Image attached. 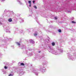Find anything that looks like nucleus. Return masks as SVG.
Wrapping results in <instances>:
<instances>
[{
  "label": "nucleus",
  "instance_id": "1",
  "mask_svg": "<svg viewBox=\"0 0 76 76\" xmlns=\"http://www.w3.org/2000/svg\"><path fill=\"white\" fill-rule=\"evenodd\" d=\"M39 70L42 71V73H44L45 72V68L42 66H40L39 68Z\"/></svg>",
  "mask_w": 76,
  "mask_h": 76
},
{
  "label": "nucleus",
  "instance_id": "9",
  "mask_svg": "<svg viewBox=\"0 0 76 76\" xmlns=\"http://www.w3.org/2000/svg\"><path fill=\"white\" fill-rule=\"evenodd\" d=\"M28 3L29 4V6L30 7H31V1H28Z\"/></svg>",
  "mask_w": 76,
  "mask_h": 76
},
{
  "label": "nucleus",
  "instance_id": "11",
  "mask_svg": "<svg viewBox=\"0 0 76 76\" xmlns=\"http://www.w3.org/2000/svg\"><path fill=\"white\" fill-rule=\"evenodd\" d=\"M2 19H0V25H2Z\"/></svg>",
  "mask_w": 76,
  "mask_h": 76
},
{
  "label": "nucleus",
  "instance_id": "2",
  "mask_svg": "<svg viewBox=\"0 0 76 76\" xmlns=\"http://www.w3.org/2000/svg\"><path fill=\"white\" fill-rule=\"evenodd\" d=\"M50 51L52 53L54 54H55V55H57V52H55L53 48H50Z\"/></svg>",
  "mask_w": 76,
  "mask_h": 76
},
{
  "label": "nucleus",
  "instance_id": "31",
  "mask_svg": "<svg viewBox=\"0 0 76 76\" xmlns=\"http://www.w3.org/2000/svg\"><path fill=\"white\" fill-rule=\"evenodd\" d=\"M37 19V18H35V19Z\"/></svg>",
  "mask_w": 76,
  "mask_h": 76
},
{
  "label": "nucleus",
  "instance_id": "17",
  "mask_svg": "<svg viewBox=\"0 0 76 76\" xmlns=\"http://www.w3.org/2000/svg\"><path fill=\"white\" fill-rule=\"evenodd\" d=\"M4 68L5 69H7V67L6 66H4Z\"/></svg>",
  "mask_w": 76,
  "mask_h": 76
},
{
  "label": "nucleus",
  "instance_id": "19",
  "mask_svg": "<svg viewBox=\"0 0 76 76\" xmlns=\"http://www.w3.org/2000/svg\"><path fill=\"white\" fill-rule=\"evenodd\" d=\"M58 31L59 32H61V30L59 29L58 30Z\"/></svg>",
  "mask_w": 76,
  "mask_h": 76
},
{
  "label": "nucleus",
  "instance_id": "30",
  "mask_svg": "<svg viewBox=\"0 0 76 76\" xmlns=\"http://www.w3.org/2000/svg\"><path fill=\"white\" fill-rule=\"evenodd\" d=\"M2 1H5V0H1Z\"/></svg>",
  "mask_w": 76,
  "mask_h": 76
},
{
  "label": "nucleus",
  "instance_id": "3",
  "mask_svg": "<svg viewBox=\"0 0 76 76\" xmlns=\"http://www.w3.org/2000/svg\"><path fill=\"white\" fill-rule=\"evenodd\" d=\"M4 28H5V29H6V32H9V33H10V31H9V26H4Z\"/></svg>",
  "mask_w": 76,
  "mask_h": 76
},
{
  "label": "nucleus",
  "instance_id": "7",
  "mask_svg": "<svg viewBox=\"0 0 76 76\" xmlns=\"http://www.w3.org/2000/svg\"><path fill=\"white\" fill-rule=\"evenodd\" d=\"M8 20L9 22H12V19L11 18H10L8 19Z\"/></svg>",
  "mask_w": 76,
  "mask_h": 76
},
{
  "label": "nucleus",
  "instance_id": "26",
  "mask_svg": "<svg viewBox=\"0 0 76 76\" xmlns=\"http://www.w3.org/2000/svg\"><path fill=\"white\" fill-rule=\"evenodd\" d=\"M67 12H68L69 13H70L71 12V11H68Z\"/></svg>",
  "mask_w": 76,
  "mask_h": 76
},
{
  "label": "nucleus",
  "instance_id": "15",
  "mask_svg": "<svg viewBox=\"0 0 76 76\" xmlns=\"http://www.w3.org/2000/svg\"><path fill=\"white\" fill-rule=\"evenodd\" d=\"M52 45L53 46H54V45H55V43L54 42H52Z\"/></svg>",
  "mask_w": 76,
  "mask_h": 76
},
{
  "label": "nucleus",
  "instance_id": "14",
  "mask_svg": "<svg viewBox=\"0 0 76 76\" xmlns=\"http://www.w3.org/2000/svg\"><path fill=\"white\" fill-rule=\"evenodd\" d=\"M37 32H36L34 34V36H35V37H36V36H37Z\"/></svg>",
  "mask_w": 76,
  "mask_h": 76
},
{
  "label": "nucleus",
  "instance_id": "28",
  "mask_svg": "<svg viewBox=\"0 0 76 76\" xmlns=\"http://www.w3.org/2000/svg\"><path fill=\"white\" fill-rule=\"evenodd\" d=\"M33 3L34 4H35V1H33Z\"/></svg>",
  "mask_w": 76,
  "mask_h": 76
},
{
  "label": "nucleus",
  "instance_id": "10",
  "mask_svg": "<svg viewBox=\"0 0 76 76\" xmlns=\"http://www.w3.org/2000/svg\"><path fill=\"white\" fill-rule=\"evenodd\" d=\"M17 1H18V2H19V3L21 5H22V4H22V3L20 2V0H17Z\"/></svg>",
  "mask_w": 76,
  "mask_h": 76
},
{
  "label": "nucleus",
  "instance_id": "22",
  "mask_svg": "<svg viewBox=\"0 0 76 76\" xmlns=\"http://www.w3.org/2000/svg\"><path fill=\"white\" fill-rule=\"evenodd\" d=\"M2 71L3 72H6V71H4V69H2Z\"/></svg>",
  "mask_w": 76,
  "mask_h": 76
},
{
  "label": "nucleus",
  "instance_id": "20",
  "mask_svg": "<svg viewBox=\"0 0 76 76\" xmlns=\"http://www.w3.org/2000/svg\"><path fill=\"white\" fill-rule=\"evenodd\" d=\"M60 51L61 52V53H63V50L61 49V50H60Z\"/></svg>",
  "mask_w": 76,
  "mask_h": 76
},
{
  "label": "nucleus",
  "instance_id": "29",
  "mask_svg": "<svg viewBox=\"0 0 76 76\" xmlns=\"http://www.w3.org/2000/svg\"><path fill=\"white\" fill-rule=\"evenodd\" d=\"M21 22H23L24 20H21Z\"/></svg>",
  "mask_w": 76,
  "mask_h": 76
},
{
  "label": "nucleus",
  "instance_id": "16",
  "mask_svg": "<svg viewBox=\"0 0 76 76\" xmlns=\"http://www.w3.org/2000/svg\"><path fill=\"white\" fill-rule=\"evenodd\" d=\"M21 75H23V71H21V72L20 73Z\"/></svg>",
  "mask_w": 76,
  "mask_h": 76
},
{
  "label": "nucleus",
  "instance_id": "32",
  "mask_svg": "<svg viewBox=\"0 0 76 76\" xmlns=\"http://www.w3.org/2000/svg\"><path fill=\"white\" fill-rule=\"evenodd\" d=\"M4 74H6V73H4Z\"/></svg>",
  "mask_w": 76,
  "mask_h": 76
},
{
  "label": "nucleus",
  "instance_id": "5",
  "mask_svg": "<svg viewBox=\"0 0 76 76\" xmlns=\"http://www.w3.org/2000/svg\"><path fill=\"white\" fill-rule=\"evenodd\" d=\"M33 72V73H35V75H36V76H38V72H37V69H34Z\"/></svg>",
  "mask_w": 76,
  "mask_h": 76
},
{
  "label": "nucleus",
  "instance_id": "6",
  "mask_svg": "<svg viewBox=\"0 0 76 76\" xmlns=\"http://www.w3.org/2000/svg\"><path fill=\"white\" fill-rule=\"evenodd\" d=\"M48 62L47 61H46L45 62H43L42 64L43 65H44V66H46Z\"/></svg>",
  "mask_w": 76,
  "mask_h": 76
},
{
  "label": "nucleus",
  "instance_id": "21",
  "mask_svg": "<svg viewBox=\"0 0 76 76\" xmlns=\"http://www.w3.org/2000/svg\"><path fill=\"white\" fill-rule=\"evenodd\" d=\"M54 18L55 19V20H57V17H55Z\"/></svg>",
  "mask_w": 76,
  "mask_h": 76
},
{
  "label": "nucleus",
  "instance_id": "8",
  "mask_svg": "<svg viewBox=\"0 0 76 76\" xmlns=\"http://www.w3.org/2000/svg\"><path fill=\"white\" fill-rule=\"evenodd\" d=\"M19 64H20V66H24V65L23 63H20V62H19L18 63V65H20Z\"/></svg>",
  "mask_w": 76,
  "mask_h": 76
},
{
  "label": "nucleus",
  "instance_id": "12",
  "mask_svg": "<svg viewBox=\"0 0 76 76\" xmlns=\"http://www.w3.org/2000/svg\"><path fill=\"white\" fill-rule=\"evenodd\" d=\"M16 44L18 45V47H20V43H19L18 42H16Z\"/></svg>",
  "mask_w": 76,
  "mask_h": 76
},
{
  "label": "nucleus",
  "instance_id": "13",
  "mask_svg": "<svg viewBox=\"0 0 76 76\" xmlns=\"http://www.w3.org/2000/svg\"><path fill=\"white\" fill-rule=\"evenodd\" d=\"M30 42L31 43H32V44H34L35 43V42L32 40H30Z\"/></svg>",
  "mask_w": 76,
  "mask_h": 76
},
{
  "label": "nucleus",
  "instance_id": "24",
  "mask_svg": "<svg viewBox=\"0 0 76 76\" xmlns=\"http://www.w3.org/2000/svg\"><path fill=\"white\" fill-rule=\"evenodd\" d=\"M72 23H76V22H75L73 21H72Z\"/></svg>",
  "mask_w": 76,
  "mask_h": 76
},
{
  "label": "nucleus",
  "instance_id": "18",
  "mask_svg": "<svg viewBox=\"0 0 76 76\" xmlns=\"http://www.w3.org/2000/svg\"><path fill=\"white\" fill-rule=\"evenodd\" d=\"M34 9H37V6H34Z\"/></svg>",
  "mask_w": 76,
  "mask_h": 76
},
{
  "label": "nucleus",
  "instance_id": "23",
  "mask_svg": "<svg viewBox=\"0 0 76 76\" xmlns=\"http://www.w3.org/2000/svg\"><path fill=\"white\" fill-rule=\"evenodd\" d=\"M32 53H30V54H29V55L30 56H31V55H32Z\"/></svg>",
  "mask_w": 76,
  "mask_h": 76
},
{
  "label": "nucleus",
  "instance_id": "33",
  "mask_svg": "<svg viewBox=\"0 0 76 76\" xmlns=\"http://www.w3.org/2000/svg\"><path fill=\"white\" fill-rule=\"evenodd\" d=\"M39 53H40V52H39Z\"/></svg>",
  "mask_w": 76,
  "mask_h": 76
},
{
  "label": "nucleus",
  "instance_id": "27",
  "mask_svg": "<svg viewBox=\"0 0 76 76\" xmlns=\"http://www.w3.org/2000/svg\"><path fill=\"white\" fill-rule=\"evenodd\" d=\"M74 56H75V57H76V53L74 54Z\"/></svg>",
  "mask_w": 76,
  "mask_h": 76
},
{
  "label": "nucleus",
  "instance_id": "4",
  "mask_svg": "<svg viewBox=\"0 0 76 76\" xmlns=\"http://www.w3.org/2000/svg\"><path fill=\"white\" fill-rule=\"evenodd\" d=\"M68 57L70 60H75V58H73V56H72V55H68Z\"/></svg>",
  "mask_w": 76,
  "mask_h": 76
},
{
  "label": "nucleus",
  "instance_id": "25",
  "mask_svg": "<svg viewBox=\"0 0 76 76\" xmlns=\"http://www.w3.org/2000/svg\"><path fill=\"white\" fill-rule=\"evenodd\" d=\"M9 76H12V74H10V75H9Z\"/></svg>",
  "mask_w": 76,
  "mask_h": 76
}]
</instances>
